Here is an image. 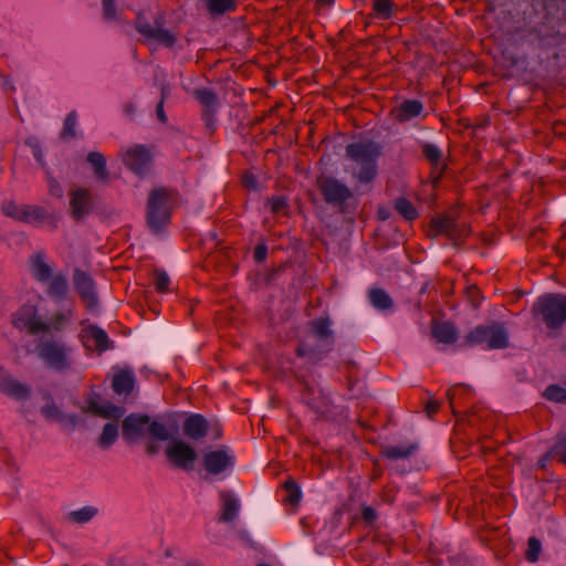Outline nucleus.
<instances>
[{"mask_svg": "<svg viewBox=\"0 0 566 566\" xmlns=\"http://www.w3.org/2000/svg\"><path fill=\"white\" fill-rule=\"evenodd\" d=\"M532 317L548 331H559L566 324V294L545 293L531 307Z\"/></svg>", "mask_w": 566, "mask_h": 566, "instance_id": "f257e3e1", "label": "nucleus"}, {"mask_svg": "<svg viewBox=\"0 0 566 566\" xmlns=\"http://www.w3.org/2000/svg\"><path fill=\"white\" fill-rule=\"evenodd\" d=\"M382 147L374 140H361L346 146V156L359 166L354 172L360 184H369L377 176V160L381 156Z\"/></svg>", "mask_w": 566, "mask_h": 566, "instance_id": "f03ea898", "label": "nucleus"}, {"mask_svg": "<svg viewBox=\"0 0 566 566\" xmlns=\"http://www.w3.org/2000/svg\"><path fill=\"white\" fill-rule=\"evenodd\" d=\"M516 40L534 46L535 49L547 51L559 46L564 36L554 25L546 22L536 25H527L516 31Z\"/></svg>", "mask_w": 566, "mask_h": 566, "instance_id": "7ed1b4c3", "label": "nucleus"}, {"mask_svg": "<svg viewBox=\"0 0 566 566\" xmlns=\"http://www.w3.org/2000/svg\"><path fill=\"white\" fill-rule=\"evenodd\" d=\"M468 346L485 345L488 349H504L510 345L509 332L503 323L492 322L488 325H479L464 337Z\"/></svg>", "mask_w": 566, "mask_h": 566, "instance_id": "20e7f679", "label": "nucleus"}, {"mask_svg": "<svg viewBox=\"0 0 566 566\" xmlns=\"http://www.w3.org/2000/svg\"><path fill=\"white\" fill-rule=\"evenodd\" d=\"M38 357L54 371L64 373L72 368L71 348L53 338H41L35 347Z\"/></svg>", "mask_w": 566, "mask_h": 566, "instance_id": "39448f33", "label": "nucleus"}, {"mask_svg": "<svg viewBox=\"0 0 566 566\" xmlns=\"http://www.w3.org/2000/svg\"><path fill=\"white\" fill-rule=\"evenodd\" d=\"M168 198L169 193L165 188L154 189L148 197L147 224L155 233H158L170 220Z\"/></svg>", "mask_w": 566, "mask_h": 566, "instance_id": "423d86ee", "label": "nucleus"}, {"mask_svg": "<svg viewBox=\"0 0 566 566\" xmlns=\"http://www.w3.org/2000/svg\"><path fill=\"white\" fill-rule=\"evenodd\" d=\"M316 187L325 202L332 207L343 208L353 197L352 190L344 182L331 176L318 177Z\"/></svg>", "mask_w": 566, "mask_h": 566, "instance_id": "0eeeda50", "label": "nucleus"}, {"mask_svg": "<svg viewBox=\"0 0 566 566\" xmlns=\"http://www.w3.org/2000/svg\"><path fill=\"white\" fill-rule=\"evenodd\" d=\"M134 24L137 32L147 40H154L166 48H172L177 41V38L169 30L164 28L165 20L163 15L157 17L155 25H151L147 19L139 13Z\"/></svg>", "mask_w": 566, "mask_h": 566, "instance_id": "6e6552de", "label": "nucleus"}, {"mask_svg": "<svg viewBox=\"0 0 566 566\" xmlns=\"http://www.w3.org/2000/svg\"><path fill=\"white\" fill-rule=\"evenodd\" d=\"M165 454L171 465L185 471L192 470L198 458L195 448L179 439H175L167 444Z\"/></svg>", "mask_w": 566, "mask_h": 566, "instance_id": "1a4fd4ad", "label": "nucleus"}, {"mask_svg": "<svg viewBox=\"0 0 566 566\" xmlns=\"http://www.w3.org/2000/svg\"><path fill=\"white\" fill-rule=\"evenodd\" d=\"M12 324L15 328L28 329L30 335L50 332V325L38 316L36 307L23 305L12 315Z\"/></svg>", "mask_w": 566, "mask_h": 566, "instance_id": "9d476101", "label": "nucleus"}, {"mask_svg": "<svg viewBox=\"0 0 566 566\" xmlns=\"http://www.w3.org/2000/svg\"><path fill=\"white\" fill-rule=\"evenodd\" d=\"M234 463L235 455L228 447L208 451L202 457L203 469L212 475H217L232 469Z\"/></svg>", "mask_w": 566, "mask_h": 566, "instance_id": "9b49d317", "label": "nucleus"}, {"mask_svg": "<svg viewBox=\"0 0 566 566\" xmlns=\"http://www.w3.org/2000/svg\"><path fill=\"white\" fill-rule=\"evenodd\" d=\"M153 161L150 149L142 144L128 148L123 155L124 165L138 176H144Z\"/></svg>", "mask_w": 566, "mask_h": 566, "instance_id": "f8f14e48", "label": "nucleus"}, {"mask_svg": "<svg viewBox=\"0 0 566 566\" xmlns=\"http://www.w3.org/2000/svg\"><path fill=\"white\" fill-rule=\"evenodd\" d=\"M421 151L426 160L430 165V179L433 186H437L442 179L446 170L447 163L443 159L442 150L434 144L423 143L421 144Z\"/></svg>", "mask_w": 566, "mask_h": 566, "instance_id": "ddd939ff", "label": "nucleus"}, {"mask_svg": "<svg viewBox=\"0 0 566 566\" xmlns=\"http://www.w3.org/2000/svg\"><path fill=\"white\" fill-rule=\"evenodd\" d=\"M73 281L74 287L86 307L94 310L97 306V296L93 279L86 272L75 269Z\"/></svg>", "mask_w": 566, "mask_h": 566, "instance_id": "4468645a", "label": "nucleus"}, {"mask_svg": "<svg viewBox=\"0 0 566 566\" xmlns=\"http://www.w3.org/2000/svg\"><path fill=\"white\" fill-rule=\"evenodd\" d=\"M71 217L75 221L85 219L93 210L91 192L85 188H77L70 192Z\"/></svg>", "mask_w": 566, "mask_h": 566, "instance_id": "2eb2a0df", "label": "nucleus"}, {"mask_svg": "<svg viewBox=\"0 0 566 566\" xmlns=\"http://www.w3.org/2000/svg\"><path fill=\"white\" fill-rule=\"evenodd\" d=\"M0 392L15 400H27L30 397L31 389L28 385L18 381L0 368Z\"/></svg>", "mask_w": 566, "mask_h": 566, "instance_id": "dca6fc26", "label": "nucleus"}, {"mask_svg": "<svg viewBox=\"0 0 566 566\" xmlns=\"http://www.w3.org/2000/svg\"><path fill=\"white\" fill-rule=\"evenodd\" d=\"M332 321L329 317H319L308 323L312 336L322 343L326 352H329L334 345V332L331 328Z\"/></svg>", "mask_w": 566, "mask_h": 566, "instance_id": "f3484780", "label": "nucleus"}, {"mask_svg": "<svg viewBox=\"0 0 566 566\" xmlns=\"http://www.w3.org/2000/svg\"><path fill=\"white\" fill-rule=\"evenodd\" d=\"M21 222L39 226L48 223L53 230L57 229V220L44 207L23 205Z\"/></svg>", "mask_w": 566, "mask_h": 566, "instance_id": "a211bd4d", "label": "nucleus"}, {"mask_svg": "<svg viewBox=\"0 0 566 566\" xmlns=\"http://www.w3.org/2000/svg\"><path fill=\"white\" fill-rule=\"evenodd\" d=\"M459 219V209L451 208L442 214L431 219L428 235L436 238L440 234L449 235L454 222Z\"/></svg>", "mask_w": 566, "mask_h": 566, "instance_id": "6ab92c4d", "label": "nucleus"}, {"mask_svg": "<svg viewBox=\"0 0 566 566\" xmlns=\"http://www.w3.org/2000/svg\"><path fill=\"white\" fill-rule=\"evenodd\" d=\"M83 344L87 348L92 346L98 352H105L111 348L112 342L107 333L96 325H88L82 329Z\"/></svg>", "mask_w": 566, "mask_h": 566, "instance_id": "aec40b11", "label": "nucleus"}, {"mask_svg": "<svg viewBox=\"0 0 566 566\" xmlns=\"http://www.w3.org/2000/svg\"><path fill=\"white\" fill-rule=\"evenodd\" d=\"M149 423V416L130 413L122 422V433L126 440H134L144 434Z\"/></svg>", "mask_w": 566, "mask_h": 566, "instance_id": "412c9836", "label": "nucleus"}, {"mask_svg": "<svg viewBox=\"0 0 566 566\" xmlns=\"http://www.w3.org/2000/svg\"><path fill=\"white\" fill-rule=\"evenodd\" d=\"M209 427L208 420L202 415L191 413L185 419L182 431L187 438L198 441L207 436Z\"/></svg>", "mask_w": 566, "mask_h": 566, "instance_id": "4be33fe9", "label": "nucleus"}, {"mask_svg": "<svg viewBox=\"0 0 566 566\" xmlns=\"http://www.w3.org/2000/svg\"><path fill=\"white\" fill-rule=\"evenodd\" d=\"M423 103L419 99H405L391 111L398 123H407L423 112Z\"/></svg>", "mask_w": 566, "mask_h": 566, "instance_id": "5701e85b", "label": "nucleus"}, {"mask_svg": "<svg viewBox=\"0 0 566 566\" xmlns=\"http://www.w3.org/2000/svg\"><path fill=\"white\" fill-rule=\"evenodd\" d=\"M432 336L440 343L453 344L459 338V332L452 322H437L431 323Z\"/></svg>", "mask_w": 566, "mask_h": 566, "instance_id": "b1692460", "label": "nucleus"}, {"mask_svg": "<svg viewBox=\"0 0 566 566\" xmlns=\"http://www.w3.org/2000/svg\"><path fill=\"white\" fill-rule=\"evenodd\" d=\"M30 271L38 282H48L52 276V268L45 262V254L42 251L30 256Z\"/></svg>", "mask_w": 566, "mask_h": 566, "instance_id": "393cba45", "label": "nucleus"}, {"mask_svg": "<svg viewBox=\"0 0 566 566\" xmlns=\"http://www.w3.org/2000/svg\"><path fill=\"white\" fill-rule=\"evenodd\" d=\"M220 500L222 502L219 520L222 522L233 521L239 512V502L230 491H221Z\"/></svg>", "mask_w": 566, "mask_h": 566, "instance_id": "a878e982", "label": "nucleus"}, {"mask_svg": "<svg viewBox=\"0 0 566 566\" xmlns=\"http://www.w3.org/2000/svg\"><path fill=\"white\" fill-rule=\"evenodd\" d=\"M135 385L134 374L130 370H119L112 380L113 390L118 394L128 395L133 391Z\"/></svg>", "mask_w": 566, "mask_h": 566, "instance_id": "bb28decb", "label": "nucleus"}, {"mask_svg": "<svg viewBox=\"0 0 566 566\" xmlns=\"http://www.w3.org/2000/svg\"><path fill=\"white\" fill-rule=\"evenodd\" d=\"M41 413L48 419L56 422H66L75 426L77 423L76 416H66L56 406L53 399H49L46 403L41 408Z\"/></svg>", "mask_w": 566, "mask_h": 566, "instance_id": "cd10ccee", "label": "nucleus"}, {"mask_svg": "<svg viewBox=\"0 0 566 566\" xmlns=\"http://www.w3.org/2000/svg\"><path fill=\"white\" fill-rule=\"evenodd\" d=\"M418 449V443L413 442L406 446H387L381 449L380 453L387 459L398 460L411 457Z\"/></svg>", "mask_w": 566, "mask_h": 566, "instance_id": "c85d7f7f", "label": "nucleus"}, {"mask_svg": "<svg viewBox=\"0 0 566 566\" xmlns=\"http://www.w3.org/2000/svg\"><path fill=\"white\" fill-rule=\"evenodd\" d=\"M368 300L370 304L379 311H387L394 307L392 298L384 289H370L368 292Z\"/></svg>", "mask_w": 566, "mask_h": 566, "instance_id": "c756f323", "label": "nucleus"}, {"mask_svg": "<svg viewBox=\"0 0 566 566\" xmlns=\"http://www.w3.org/2000/svg\"><path fill=\"white\" fill-rule=\"evenodd\" d=\"M192 96L202 105V109L218 108L220 105L218 95L209 87L193 90Z\"/></svg>", "mask_w": 566, "mask_h": 566, "instance_id": "7c9ffc66", "label": "nucleus"}, {"mask_svg": "<svg viewBox=\"0 0 566 566\" xmlns=\"http://www.w3.org/2000/svg\"><path fill=\"white\" fill-rule=\"evenodd\" d=\"M69 285L65 275L59 273L50 277L48 294L51 297L63 300L67 294Z\"/></svg>", "mask_w": 566, "mask_h": 566, "instance_id": "2f4dec72", "label": "nucleus"}, {"mask_svg": "<svg viewBox=\"0 0 566 566\" xmlns=\"http://www.w3.org/2000/svg\"><path fill=\"white\" fill-rule=\"evenodd\" d=\"M87 163L92 166L94 175L99 180H106L108 178V171L106 169V158L98 151H91L86 158Z\"/></svg>", "mask_w": 566, "mask_h": 566, "instance_id": "473e14b6", "label": "nucleus"}, {"mask_svg": "<svg viewBox=\"0 0 566 566\" xmlns=\"http://www.w3.org/2000/svg\"><path fill=\"white\" fill-rule=\"evenodd\" d=\"M546 458L566 465V433L557 434L554 446L546 453Z\"/></svg>", "mask_w": 566, "mask_h": 566, "instance_id": "72a5a7b5", "label": "nucleus"}, {"mask_svg": "<svg viewBox=\"0 0 566 566\" xmlns=\"http://www.w3.org/2000/svg\"><path fill=\"white\" fill-rule=\"evenodd\" d=\"M394 207L408 221H413L419 216L416 207L406 197H398L395 200Z\"/></svg>", "mask_w": 566, "mask_h": 566, "instance_id": "f704fd0d", "label": "nucleus"}, {"mask_svg": "<svg viewBox=\"0 0 566 566\" xmlns=\"http://www.w3.org/2000/svg\"><path fill=\"white\" fill-rule=\"evenodd\" d=\"M283 488L286 493L284 502L292 506L298 505L302 500V492L296 481L292 478H289L284 482Z\"/></svg>", "mask_w": 566, "mask_h": 566, "instance_id": "c9c22d12", "label": "nucleus"}, {"mask_svg": "<svg viewBox=\"0 0 566 566\" xmlns=\"http://www.w3.org/2000/svg\"><path fill=\"white\" fill-rule=\"evenodd\" d=\"M118 438V426L114 422H108L104 426L103 431L98 438V446L102 449H108L115 443Z\"/></svg>", "mask_w": 566, "mask_h": 566, "instance_id": "e433bc0d", "label": "nucleus"}, {"mask_svg": "<svg viewBox=\"0 0 566 566\" xmlns=\"http://www.w3.org/2000/svg\"><path fill=\"white\" fill-rule=\"evenodd\" d=\"M470 226L465 222H460L459 219L454 222L448 238L452 241L454 247H459L465 238L470 234Z\"/></svg>", "mask_w": 566, "mask_h": 566, "instance_id": "4c0bfd02", "label": "nucleus"}, {"mask_svg": "<svg viewBox=\"0 0 566 566\" xmlns=\"http://www.w3.org/2000/svg\"><path fill=\"white\" fill-rule=\"evenodd\" d=\"M97 512L98 510L94 506H83L80 510L71 511L67 514V518L71 522L84 524L90 522L97 514Z\"/></svg>", "mask_w": 566, "mask_h": 566, "instance_id": "58836bf2", "label": "nucleus"}, {"mask_svg": "<svg viewBox=\"0 0 566 566\" xmlns=\"http://www.w3.org/2000/svg\"><path fill=\"white\" fill-rule=\"evenodd\" d=\"M207 8L211 14L232 12L237 8L234 0H208Z\"/></svg>", "mask_w": 566, "mask_h": 566, "instance_id": "ea45409f", "label": "nucleus"}, {"mask_svg": "<svg viewBox=\"0 0 566 566\" xmlns=\"http://www.w3.org/2000/svg\"><path fill=\"white\" fill-rule=\"evenodd\" d=\"M76 124H77V114L75 111H72L66 115V117L64 119L63 128L60 134L61 138L65 139V140L74 138L76 135V132H75Z\"/></svg>", "mask_w": 566, "mask_h": 566, "instance_id": "a19ab883", "label": "nucleus"}, {"mask_svg": "<svg viewBox=\"0 0 566 566\" xmlns=\"http://www.w3.org/2000/svg\"><path fill=\"white\" fill-rule=\"evenodd\" d=\"M148 433L157 440L166 441L170 438V433L166 426L158 421H150L147 423Z\"/></svg>", "mask_w": 566, "mask_h": 566, "instance_id": "79ce46f5", "label": "nucleus"}, {"mask_svg": "<svg viewBox=\"0 0 566 566\" xmlns=\"http://www.w3.org/2000/svg\"><path fill=\"white\" fill-rule=\"evenodd\" d=\"M544 397L549 401L566 405V388L558 385H549L544 391Z\"/></svg>", "mask_w": 566, "mask_h": 566, "instance_id": "37998d69", "label": "nucleus"}, {"mask_svg": "<svg viewBox=\"0 0 566 566\" xmlns=\"http://www.w3.org/2000/svg\"><path fill=\"white\" fill-rule=\"evenodd\" d=\"M266 206L270 207L272 213L287 214L289 202L284 196H274L268 198Z\"/></svg>", "mask_w": 566, "mask_h": 566, "instance_id": "c03bdc74", "label": "nucleus"}, {"mask_svg": "<svg viewBox=\"0 0 566 566\" xmlns=\"http://www.w3.org/2000/svg\"><path fill=\"white\" fill-rule=\"evenodd\" d=\"M24 143L27 146L31 148L34 158L36 159L41 168H46V163L44 160L40 140L34 136H30L25 139Z\"/></svg>", "mask_w": 566, "mask_h": 566, "instance_id": "a18cd8bd", "label": "nucleus"}, {"mask_svg": "<svg viewBox=\"0 0 566 566\" xmlns=\"http://www.w3.org/2000/svg\"><path fill=\"white\" fill-rule=\"evenodd\" d=\"M4 216L21 222L23 205L18 206L14 201H4L1 206Z\"/></svg>", "mask_w": 566, "mask_h": 566, "instance_id": "49530a36", "label": "nucleus"}, {"mask_svg": "<svg viewBox=\"0 0 566 566\" xmlns=\"http://www.w3.org/2000/svg\"><path fill=\"white\" fill-rule=\"evenodd\" d=\"M394 2L391 0H374L373 9L377 15L382 19H389L392 15Z\"/></svg>", "mask_w": 566, "mask_h": 566, "instance_id": "de8ad7c7", "label": "nucleus"}, {"mask_svg": "<svg viewBox=\"0 0 566 566\" xmlns=\"http://www.w3.org/2000/svg\"><path fill=\"white\" fill-rule=\"evenodd\" d=\"M469 392H470V388L465 387V386H462V385L453 386V387H451L448 390L447 398H448L449 405H450L453 413H455V401H457V399L459 397H461L462 395H465V394H469Z\"/></svg>", "mask_w": 566, "mask_h": 566, "instance_id": "09e8293b", "label": "nucleus"}, {"mask_svg": "<svg viewBox=\"0 0 566 566\" xmlns=\"http://www.w3.org/2000/svg\"><path fill=\"white\" fill-rule=\"evenodd\" d=\"M170 280L165 271L155 270L154 272V285L158 293H165L168 291Z\"/></svg>", "mask_w": 566, "mask_h": 566, "instance_id": "8fccbe9b", "label": "nucleus"}, {"mask_svg": "<svg viewBox=\"0 0 566 566\" xmlns=\"http://www.w3.org/2000/svg\"><path fill=\"white\" fill-rule=\"evenodd\" d=\"M542 544L541 541L536 537H530L527 542L526 549V559L531 563H534L538 559V555L541 553Z\"/></svg>", "mask_w": 566, "mask_h": 566, "instance_id": "3c124183", "label": "nucleus"}, {"mask_svg": "<svg viewBox=\"0 0 566 566\" xmlns=\"http://www.w3.org/2000/svg\"><path fill=\"white\" fill-rule=\"evenodd\" d=\"M101 409L107 413V416H101L105 419H119L125 413V409L123 407L115 406L111 402L101 405Z\"/></svg>", "mask_w": 566, "mask_h": 566, "instance_id": "603ef678", "label": "nucleus"}, {"mask_svg": "<svg viewBox=\"0 0 566 566\" xmlns=\"http://www.w3.org/2000/svg\"><path fill=\"white\" fill-rule=\"evenodd\" d=\"M218 108L202 109L201 118L209 134H213L216 130V113Z\"/></svg>", "mask_w": 566, "mask_h": 566, "instance_id": "864d4df0", "label": "nucleus"}, {"mask_svg": "<svg viewBox=\"0 0 566 566\" xmlns=\"http://www.w3.org/2000/svg\"><path fill=\"white\" fill-rule=\"evenodd\" d=\"M46 180L50 195L59 199L62 198L63 189L60 182L51 175L50 171H46Z\"/></svg>", "mask_w": 566, "mask_h": 566, "instance_id": "5fc2aeb1", "label": "nucleus"}, {"mask_svg": "<svg viewBox=\"0 0 566 566\" xmlns=\"http://www.w3.org/2000/svg\"><path fill=\"white\" fill-rule=\"evenodd\" d=\"M103 17L106 20H114L117 17L115 0H102Z\"/></svg>", "mask_w": 566, "mask_h": 566, "instance_id": "6e6d98bb", "label": "nucleus"}, {"mask_svg": "<svg viewBox=\"0 0 566 566\" xmlns=\"http://www.w3.org/2000/svg\"><path fill=\"white\" fill-rule=\"evenodd\" d=\"M84 413H92L94 416H107L104 410L101 409V405L94 399H90L86 401V405L82 408Z\"/></svg>", "mask_w": 566, "mask_h": 566, "instance_id": "4d7b16f0", "label": "nucleus"}, {"mask_svg": "<svg viewBox=\"0 0 566 566\" xmlns=\"http://www.w3.org/2000/svg\"><path fill=\"white\" fill-rule=\"evenodd\" d=\"M344 369L345 371L347 373V380H348V388L349 390H352L354 384H355V379H354V376L355 374L357 373L358 370V367L356 365L355 361L353 360H347L344 365Z\"/></svg>", "mask_w": 566, "mask_h": 566, "instance_id": "13d9d810", "label": "nucleus"}, {"mask_svg": "<svg viewBox=\"0 0 566 566\" xmlns=\"http://www.w3.org/2000/svg\"><path fill=\"white\" fill-rule=\"evenodd\" d=\"M67 319L69 317L64 313L57 312L52 316L51 322L48 324L50 325V329L53 328L55 331H61Z\"/></svg>", "mask_w": 566, "mask_h": 566, "instance_id": "bf43d9fd", "label": "nucleus"}, {"mask_svg": "<svg viewBox=\"0 0 566 566\" xmlns=\"http://www.w3.org/2000/svg\"><path fill=\"white\" fill-rule=\"evenodd\" d=\"M467 293H468V297L470 298L473 307H478L482 301V296H481V292H480L479 287L475 285L469 286L467 290Z\"/></svg>", "mask_w": 566, "mask_h": 566, "instance_id": "052dcab7", "label": "nucleus"}, {"mask_svg": "<svg viewBox=\"0 0 566 566\" xmlns=\"http://www.w3.org/2000/svg\"><path fill=\"white\" fill-rule=\"evenodd\" d=\"M268 256V247L264 243H259L255 245L253 251V259L256 263H262L265 261Z\"/></svg>", "mask_w": 566, "mask_h": 566, "instance_id": "680f3d73", "label": "nucleus"}, {"mask_svg": "<svg viewBox=\"0 0 566 566\" xmlns=\"http://www.w3.org/2000/svg\"><path fill=\"white\" fill-rule=\"evenodd\" d=\"M165 99H166V92L165 90H163L161 92V98L159 101V103L157 104L156 106V115H157V118L160 123L163 124H166L168 122V118H167V115L164 111V103H165Z\"/></svg>", "mask_w": 566, "mask_h": 566, "instance_id": "e2e57ef3", "label": "nucleus"}, {"mask_svg": "<svg viewBox=\"0 0 566 566\" xmlns=\"http://www.w3.org/2000/svg\"><path fill=\"white\" fill-rule=\"evenodd\" d=\"M361 517L367 524H374L377 520L378 514L371 506H364L361 510Z\"/></svg>", "mask_w": 566, "mask_h": 566, "instance_id": "0e129e2a", "label": "nucleus"}, {"mask_svg": "<svg viewBox=\"0 0 566 566\" xmlns=\"http://www.w3.org/2000/svg\"><path fill=\"white\" fill-rule=\"evenodd\" d=\"M242 185L249 190L258 189V179L253 174H244L242 177Z\"/></svg>", "mask_w": 566, "mask_h": 566, "instance_id": "69168bd1", "label": "nucleus"}, {"mask_svg": "<svg viewBox=\"0 0 566 566\" xmlns=\"http://www.w3.org/2000/svg\"><path fill=\"white\" fill-rule=\"evenodd\" d=\"M440 409V403L437 400H429L426 405V412L429 418H432Z\"/></svg>", "mask_w": 566, "mask_h": 566, "instance_id": "338daca9", "label": "nucleus"}, {"mask_svg": "<svg viewBox=\"0 0 566 566\" xmlns=\"http://www.w3.org/2000/svg\"><path fill=\"white\" fill-rule=\"evenodd\" d=\"M123 112L124 114L129 117L130 119L134 118L135 114H136V105L134 103H125L123 105Z\"/></svg>", "mask_w": 566, "mask_h": 566, "instance_id": "774afa93", "label": "nucleus"}]
</instances>
